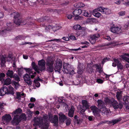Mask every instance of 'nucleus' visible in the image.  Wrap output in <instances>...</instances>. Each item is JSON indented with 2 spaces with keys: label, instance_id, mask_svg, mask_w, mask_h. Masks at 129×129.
<instances>
[{
  "label": "nucleus",
  "instance_id": "nucleus-1",
  "mask_svg": "<svg viewBox=\"0 0 129 129\" xmlns=\"http://www.w3.org/2000/svg\"><path fill=\"white\" fill-rule=\"evenodd\" d=\"M35 124L33 125L39 126L42 129H48L49 127L50 123L48 122V116L46 114L44 115L43 117H39L35 118Z\"/></svg>",
  "mask_w": 129,
  "mask_h": 129
},
{
  "label": "nucleus",
  "instance_id": "nucleus-2",
  "mask_svg": "<svg viewBox=\"0 0 129 129\" xmlns=\"http://www.w3.org/2000/svg\"><path fill=\"white\" fill-rule=\"evenodd\" d=\"M39 67L36 65L34 62H33L31 65L35 71L38 73H40V71H42L44 70L45 68V62L44 60H42L39 61L38 63Z\"/></svg>",
  "mask_w": 129,
  "mask_h": 129
},
{
  "label": "nucleus",
  "instance_id": "nucleus-3",
  "mask_svg": "<svg viewBox=\"0 0 129 129\" xmlns=\"http://www.w3.org/2000/svg\"><path fill=\"white\" fill-rule=\"evenodd\" d=\"M71 67V66L69 64L65 63L63 65L62 71L64 73L69 74L71 75L74 74L75 72Z\"/></svg>",
  "mask_w": 129,
  "mask_h": 129
},
{
  "label": "nucleus",
  "instance_id": "nucleus-4",
  "mask_svg": "<svg viewBox=\"0 0 129 129\" xmlns=\"http://www.w3.org/2000/svg\"><path fill=\"white\" fill-rule=\"evenodd\" d=\"M54 61L47 59L46 61L47 70L49 72H52L54 69Z\"/></svg>",
  "mask_w": 129,
  "mask_h": 129
},
{
  "label": "nucleus",
  "instance_id": "nucleus-5",
  "mask_svg": "<svg viewBox=\"0 0 129 129\" xmlns=\"http://www.w3.org/2000/svg\"><path fill=\"white\" fill-rule=\"evenodd\" d=\"M48 120L50 122L53 124L54 126H58V117L57 115H54L53 116L52 115H49L48 116Z\"/></svg>",
  "mask_w": 129,
  "mask_h": 129
},
{
  "label": "nucleus",
  "instance_id": "nucleus-6",
  "mask_svg": "<svg viewBox=\"0 0 129 129\" xmlns=\"http://www.w3.org/2000/svg\"><path fill=\"white\" fill-rule=\"evenodd\" d=\"M82 102L83 105V106L80 108V113L81 114H83L86 109L89 108V103L86 100H82Z\"/></svg>",
  "mask_w": 129,
  "mask_h": 129
},
{
  "label": "nucleus",
  "instance_id": "nucleus-7",
  "mask_svg": "<svg viewBox=\"0 0 129 129\" xmlns=\"http://www.w3.org/2000/svg\"><path fill=\"white\" fill-rule=\"evenodd\" d=\"M121 120V118H119L116 119H113L111 121H102L99 123L98 125H100L101 124L107 123L108 124H112L113 125L120 121Z\"/></svg>",
  "mask_w": 129,
  "mask_h": 129
},
{
  "label": "nucleus",
  "instance_id": "nucleus-8",
  "mask_svg": "<svg viewBox=\"0 0 129 129\" xmlns=\"http://www.w3.org/2000/svg\"><path fill=\"white\" fill-rule=\"evenodd\" d=\"M15 22L17 25H24L26 24L27 25H31L33 24L31 23V20H29L27 19L25 20L22 19L21 18V23H18L17 20H16L15 21Z\"/></svg>",
  "mask_w": 129,
  "mask_h": 129
},
{
  "label": "nucleus",
  "instance_id": "nucleus-9",
  "mask_svg": "<svg viewBox=\"0 0 129 129\" xmlns=\"http://www.w3.org/2000/svg\"><path fill=\"white\" fill-rule=\"evenodd\" d=\"M62 64V61L60 60H57L56 61V65L54 68V70L55 72H58L60 73L59 71L61 69Z\"/></svg>",
  "mask_w": 129,
  "mask_h": 129
},
{
  "label": "nucleus",
  "instance_id": "nucleus-10",
  "mask_svg": "<svg viewBox=\"0 0 129 129\" xmlns=\"http://www.w3.org/2000/svg\"><path fill=\"white\" fill-rule=\"evenodd\" d=\"M21 121L20 116L19 115H14V117L11 121L12 124L13 125H17Z\"/></svg>",
  "mask_w": 129,
  "mask_h": 129
},
{
  "label": "nucleus",
  "instance_id": "nucleus-11",
  "mask_svg": "<svg viewBox=\"0 0 129 129\" xmlns=\"http://www.w3.org/2000/svg\"><path fill=\"white\" fill-rule=\"evenodd\" d=\"M121 27L112 26L111 27L110 30L113 33L119 34L122 32V30Z\"/></svg>",
  "mask_w": 129,
  "mask_h": 129
},
{
  "label": "nucleus",
  "instance_id": "nucleus-12",
  "mask_svg": "<svg viewBox=\"0 0 129 129\" xmlns=\"http://www.w3.org/2000/svg\"><path fill=\"white\" fill-rule=\"evenodd\" d=\"M98 11L101 12L103 14H109L111 13V10L108 8H105L103 7H100L97 9Z\"/></svg>",
  "mask_w": 129,
  "mask_h": 129
},
{
  "label": "nucleus",
  "instance_id": "nucleus-13",
  "mask_svg": "<svg viewBox=\"0 0 129 129\" xmlns=\"http://www.w3.org/2000/svg\"><path fill=\"white\" fill-rule=\"evenodd\" d=\"M23 78L25 82L29 86L31 85L33 81L31 80L30 76L28 74H25L23 76Z\"/></svg>",
  "mask_w": 129,
  "mask_h": 129
},
{
  "label": "nucleus",
  "instance_id": "nucleus-14",
  "mask_svg": "<svg viewBox=\"0 0 129 129\" xmlns=\"http://www.w3.org/2000/svg\"><path fill=\"white\" fill-rule=\"evenodd\" d=\"M91 110L93 113H94L95 116L99 119L101 118V117L99 114L98 113V109L95 106H92L91 107Z\"/></svg>",
  "mask_w": 129,
  "mask_h": 129
},
{
  "label": "nucleus",
  "instance_id": "nucleus-15",
  "mask_svg": "<svg viewBox=\"0 0 129 129\" xmlns=\"http://www.w3.org/2000/svg\"><path fill=\"white\" fill-rule=\"evenodd\" d=\"M99 37L100 36L98 34L91 35L89 39V41L91 44H94L95 43L96 38H99Z\"/></svg>",
  "mask_w": 129,
  "mask_h": 129
},
{
  "label": "nucleus",
  "instance_id": "nucleus-16",
  "mask_svg": "<svg viewBox=\"0 0 129 129\" xmlns=\"http://www.w3.org/2000/svg\"><path fill=\"white\" fill-rule=\"evenodd\" d=\"M0 60L1 61V64L2 67L5 66V64L6 62V60H8L7 59V56L6 55H0Z\"/></svg>",
  "mask_w": 129,
  "mask_h": 129
},
{
  "label": "nucleus",
  "instance_id": "nucleus-17",
  "mask_svg": "<svg viewBox=\"0 0 129 129\" xmlns=\"http://www.w3.org/2000/svg\"><path fill=\"white\" fill-rule=\"evenodd\" d=\"M26 72L29 74V75L31 76V78H33L35 76L36 74V73L35 72L32 71V69L29 68H25Z\"/></svg>",
  "mask_w": 129,
  "mask_h": 129
},
{
  "label": "nucleus",
  "instance_id": "nucleus-18",
  "mask_svg": "<svg viewBox=\"0 0 129 129\" xmlns=\"http://www.w3.org/2000/svg\"><path fill=\"white\" fill-rule=\"evenodd\" d=\"M85 68L84 66L82 63H80L78 67L77 73L80 74H82Z\"/></svg>",
  "mask_w": 129,
  "mask_h": 129
},
{
  "label": "nucleus",
  "instance_id": "nucleus-19",
  "mask_svg": "<svg viewBox=\"0 0 129 129\" xmlns=\"http://www.w3.org/2000/svg\"><path fill=\"white\" fill-rule=\"evenodd\" d=\"M58 115L59 116V122L61 123L63 122L64 121H65L67 119V117L62 112H60L58 114Z\"/></svg>",
  "mask_w": 129,
  "mask_h": 129
},
{
  "label": "nucleus",
  "instance_id": "nucleus-20",
  "mask_svg": "<svg viewBox=\"0 0 129 129\" xmlns=\"http://www.w3.org/2000/svg\"><path fill=\"white\" fill-rule=\"evenodd\" d=\"M10 30V29L8 27H5L2 29L0 30V35L3 36H5L6 33H7L8 31Z\"/></svg>",
  "mask_w": 129,
  "mask_h": 129
},
{
  "label": "nucleus",
  "instance_id": "nucleus-21",
  "mask_svg": "<svg viewBox=\"0 0 129 129\" xmlns=\"http://www.w3.org/2000/svg\"><path fill=\"white\" fill-rule=\"evenodd\" d=\"M98 103V106L100 109L105 107V103L104 102L101 100H98L97 101Z\"/></svg>",
  "mask_w": 129,
  "mask_h": 129
},
{
  "label": "nucleus",
  "instance_id": "nucleus-22",
  "mask_svg": "<svg viewBox=\"0 0 129 129\" xmlns=\"http://www.w3.org/2000/svg\"><path fill=\"white\" fill-rule=\"evenodd\" d=\"M7 87L4 86L0 89V96H3L5 94H7Z\"/></svg>",
  "mask_w": 129,
  "mask_h": 129
},
{
  "label": "nucleus",
  "instance_id": "nucleus-23",
  "mask_svg": "<svg viewBox=\"0 0 129 129\" xmlns=\"http://www.w3.org/2000/svg\"><path fill=\"white\" fill-rule=\"evenodd\" d=\"M14 93V88L11 85H9L8 89L7 88V94L13 95Z\"/></svg>",
  "mask_w": 129,
  "mask_h": 129
},
{
  "label": "nucleus",
  "instance_id": "nucleus-24",
  "mask_svg": "<svg viewBox=\"0 0 129 129\" xmlns=\"http://www.w3.org/2000/svg\"><path fill=\"white\" fill-rule=\"evenodd\" d=\"M2 118L3 120H4L7 122L10 121L12 119L11 116L9 114H6L3 116Z\"/></svg>",
  "mask_w": 129,
  "mask_h": 129
},
{
  "label": "nucleus",
  "instance_id": "nucleus-25",
  "mask_svg": "<svg viewBox=\"0 0 129 129\" xmlns=\"http://www.w3.org/2000/svg\"><path fill=\"white\" fill-rule=\"evenodd\" d=\"M111 104L114 108L116 109L119 108V105L118 102L114 99L112 100Z\"/></svg>",
  "mask_w": 129,
  "mask_h": 129
},
{
  "label": "nucleus",
  "instance_id": "nucleus-26",
  "mask_svg": "<svg viewBox=\"0 0 129 129\" xmlns=\"http://www.w3.org/2000/svg\"><path fill=\"white\" fill-rule=\"evenodd\" d=\"M82 11L80 9H76L73 12V16L80 15L82 12Z\"/></svg>",
  "mask_w": 129,
  "mask_h": 129
},
{
  "label": "nucleus",
  "instance_id": "nucleus-27",
  "mask_svg": "<svg viewBox=\"0 0 129 129\" xmlns=\"http://www.w3.org/2000/svg\"><path fill=\"white\" fill-rule=\"evenodd\" d=\"M74 111V109L73 106H72L71 107L68 113V115L70 117H72L73 116Z\"/></svg>",
  "mask_w": 129,
  "mask_h": 129
},
{
  "label": "nucleus",
  "instance_id": "nucleus-28",
  "mask_svg": "<svg viewBox=\"0 0 129 129\" xmlns=\"http://www.w3.org/2000/svg\"><path fill=\"white\" fill-rule=\"evenodd\" d=\"M101 111H102V115H107L109 113V111L105 107Z\"/></svg>",
  "mask_w": 129,
  "mask_h": 129
},
{
  "label": "nucleus",
  "instance_id": "nucleus-29",
  "mask_svg": "<svg viewBox=\"0 0 129 129\" xmlns=\"http://www.w3.org/2000/svg\"><path fill=\"white\" fill-rule=\"evenodd\" d=\"M11 15H12V16H13V17L14 19L20 18L19 17L20 14L19 13L17 12H13L11 14Z\"/></svg>",
  "mask_w": 129,
  "mask_h": 129
},
{
  "label": "nucleus",
  "instance_id": "nucleus-30",
  "mask_svg": "<svg viewBox=\"0 0 129 129\" xmlns=\"http://www.w3.org/2000/svg\"><path fill=\"white\" fill-rule=\"evenodd\" d=\"M22 112V110L20 108H18L16 109L15 111H13L12 113V114H14V115H20V114Z\"/></svg>",
  "mask_w": 129,
  "mask_h": 129
},
{
  "label": "nucleus",
  "instance_id": "nucleus-31",
  "mask_svg": "<svg viewBox=\"0 0 129 129\" xmlns=\"http://www.w3.org/2000/svg\"><path fill=\"white\" fill-rule=\"evenodd\" d=\"M13 73L14 72L12 71L9 70L6 73V74L8 76L12 78L13 77Z\"/></svg>",
  "mask_w": 129,
  "mask_h": 129
},
{
  "label": "nucleus",
  "instance_id": "nucleus-32",
  "mask_svg": "<svg viewBox=\"0 0 129 129\" xmlns=\"http://www.w3.org/2000/svg\"><path fill=\"white\" fill-rule=\"evenodd\" d=\"M123 100L125 104H128L129 103V96H125L123 98Z\"/></svg>",
  "mask_w": 129,
  "mask_h": 129
},
{
  "label": "nucleus",
  "instance_id": "nucleus-33",
  "mask_svg": "<svg viewBox=\"0 0 129 129\" xmlns=\"http://www.w3.org/2000/svg\"><path fill=\"white\" fill-rule=\"evenodd\" d=\"M94 66H95L96 71H98L99 73H101L102 72V71L101 70V65H99L98 64H95Z\"/></svg>",
  "mask_w": 129,
  "mask_h": 129
},
{
  "label": "nucleus",
  "instance_id": "nucleus-34",
  "mask_svg": "<svg viewBox=\"0 0 129 129\" xmlns=\"http://www.w3.org/2000/svg\"><path fill=\"white\" fill-rule=\"evenodd\" d=\"M83 15L86 17H90L91 16V14L90 13H88L87 11L85 10H83Z\"/></svg>",
  "mask_w": 129,
  "mask_h": 129
},
{
  "label": "nucleus",
  "instance_id": "nucleus-35",
  "mask_svg": "<svg viewBox=\"0 0 129 129\" xmlns=\"http://www.w3.org/2000/svg\"><path fill=\"white\" fill-rule=\"evenodd\" d=\"M11 80L9 78L6 79L4 81V84L7 85H9L11 83Z\"/></svg>",
  "mask_w": 129,
  "mask_h": 129
},
{
  "label": "nucleus",
  "instance_id": "nucleus-36",
  "mask_svg": "<svg viewBox=\"0 0 129 129\" xmlns=\"http://www.w3.org/2000/svg\"><path fill=\"white\" fill-rule=\"evenodd\" d=\"M96 10H94L93 11V15L95 17H99L101 15V14L98 12H96Z\"/></svg>",
  "mask_w": 129,
  "mask_h": 129
},
{
  "label": "nucleus",
  "instance_id": "nucleus-37",
  "mask_svg": "<svg viewBox=\"0 0 129 129\" xmlns=\"http://www.w3.org/2000/svg\"><path fill=\"white\" fill-rule=\"evenodd\" d=\"M73 17H74V19L76 20H82L83 19V17L81 16H79V15H76V16H73Z\"/></svg>",
  "mask_w": 129,
  "mask_h": 129
},
{
  "label": "nucleus",
  "instance_id": "nucleus-38",
  "mask_svg": "<svg viewBox=\"0 0 129 129\" xmlns=\"http://www.w3.org/2000/svg\"><path fill=\"white\" fill-rule=\"evenodd\" d=\"M26 37L23 35H20L18 36L15 38L16 40H24L25 39Z\"/></svg>",
  "mask_w": 129,
  "mask_h": 129
},
{
  "label": "nucleus",
  "instance_id": "nucleus-39",
  "mask_svg": "<svg viewBox=\"0 0 129 129\" xmlns=\"http://www.w3.org/2000/svg\"><path fill=\"white\" fill-rule=\"evenodd\" d=\"M24 95V93H21L20 92H17L16 98L17 99L20 100L21 99V96H23Z\"/></svg>",
  "mask_w": 129,
  "mask_h": 129
},
{
  "label": "nucleus",
  "instance_id": "nucleus-40",
  "mask_svg": "<svg viewBox=\"0 0 129 129\" xmlns=\"http://www.w3.org/2000/svg\"><path fill=\"white\" fill-rule=\"evenodd\" d=\"M116 97L118 100L119 101L122 98L121 93L119 92H117Z\"/></svg>",
  "mask_w": 129,
  "mask_h": 129
},
{
  "label": "nucleus",
  "instance_id": "nucleus-41",
  "mask_svg": "<svg viewBox=\"0 0 129 129\" xmlns=\"http://www.w3.org/2000/svg\"><path fill=\"white\" fill-rule=\"evenodd\" d=\"M76 30H80L81 29V26L78 24L75 25L73 27Z\"/></svg>",
  "mask_w": 129,
  "mask_h": 129
},
{
  "label": "nucleus",
  "instance_id": "nucleus-42",
  "mask_svg": "<svg viewBox=\"0 0 129 129\" xmlns=\"http://www.w3.org/2000/svg\"><path fill=\"white\" fill-rule=\"evenodd\" d=\"M26 112L28 114V116L29 117H31L32 116V115L33 113V112L31 111L29 109L27 110Z\"/></svg>",
  "mask_w": 129,
  "mask_h": 129
},
{
  "label": "nucleus",
  "instance_id": "nucleus-43",
  "mask_svg": "<svg viewBox=\"0 0 129 129\" xmlns=\"http://www.w3.org/2000/svg\"><path fill=\"white\" fill-rule=\"evenodd\" d=\"M16 81H20V78L16 74H14L13 76V77Z\"/></svg>",
  "mask_w": 129,
  "mask_h": 129
},
{
  "label": "nucleus",
  "instance_id": "nucleus-44",
  "mask_svg": "<svg viewBox=\"0 0 129 129\" xmlns=\"http://www.w3.org/2000/svg\"><path fill=\"white\" fill-rule=\"evenodd\" d=\"M54 28H55V27L53 26V27L51 25H49L46 27L45 28V30L46 31H47L49 30L51 28L53 29Z\"/></svg>",
  "mask_w": 129,
  "mask_h": 129
},
{
  "label": "nucleus",
  "instance_id": "nucleus-45",
  "mask_svg": "<svg viewBox=\"0 0 129 129\" xmlns=\"http://www.w3.org/2000/svg\"><path fill=\"white\" fill-rule=\"evenodd\" d=\"M124 110L126 112H129V103L125 104V107Z\"/></svg>",
  "mask_w": 129,
  "mask_h": 129
},
{
  "label": "nucleus",
  "instance_id": "nucleus-46",
  "mask_svg": "<svg viewBox=\"0 0 129 129\" xmlns=\"http://www.w3.org/2000/svg\"><path fill=\"white\" fill-rule=\"evenodd\" d=\"M20 119L25 120L26 119V115L25 114H22L20 115Z\"/></svg>",
  "mask_w": 129,
  "mask_h": 129
},
{
  "label": "nucleus",
  "instance_id": "nucleus-47",
  "mask_svg": "<svg viewBox=\"0 0 129 129\" xmlns=\"http://www.w3.org/2000/svg\"><path fill=\"white\" fill-rule=\"evenodd\" d=\"M34 82L35 83L36 86L37 87H39L40 86V83L37 80H34Z\"/></svg>",
  "mask_w": 129,
  "mask_h": 129
},
{
  "label": "nucleus",
  "instance_id": "nucleus-48",
  "mask_svg": "<svg viewBox=\"0 0 129 129\" xmlns=\"http://www.w3.org/2000/svg\"><path fill=\"white\" fill-rule=\"evenodd\" d=\"M5 76V74L4 73H2L0 74V80L3 81L4 80L3 78Z\"/></svg>",
  "mask_w": 129,
  "mask_h": 129
},
{
  "label": "nucleus",
  "instance_id": "nucleus-49",
  "mask_svg": "<svg viewBox=\"0 0 129 129\" xmlns=\"http://www.w3.org/2000/svg\"><path fill=\"white\" fill-rule=\"evenodd\" d=\"M104 101L106 103L108 104H111L112 101V100H111L107 98H105Z\"/></svg>",
  "mask_w": 129,
  "mask_h": 129
},
{
  "label": "nucleus",
  "instance_id": "nucleus-50",
  "mask_svg": "<svg viewBox=\"0 0 129 129\" xmlns=\"http://www.w3.org/2000/svg\"><path fill=\"white\" fill-rule=\"evenodd\" d=\"M117 66L118 69H119L120 70H122L123 68V66L121 64V62L118 64Z\"/></svg>",
  "mask_w": 129,
  "mask_h": 129
},
{
  "label": "nucleus",
  "instance_id": "nucleus-51",
  "mask_svg": "<svg viewBox=\"0 0 129 129\" xmlns=\"http://www.w3.org/2000/svg\"><path fill=\"white\" fill-rule=\"evenodd\" d=\"M77 7L81 8L82 7L84 6V5L82 3H79L77 4Z\"/></svg>",
  "mask_w": 129,
  "mask_h": 129
},
{
  "label": "nucleus",
  "instance_id": "nucleus-52",
  "mask_svg": "<svg viewBox=\"0 0 129 129\" xmlns=\"http://www.w3.org/2000/svg\"><path fill=\"white\" fill-rule=\"evenodd\" d=\"M71 119L70 118L67 119L66 122V125H69L71 123Z\"/></svg>",
  "mask_w": 129,
  "mask_h": 129
},
{
  "label": "nucleus",
  "instance_id": "nucleus-53",
  "mask_svg": "<svg viewBox=\"0 0 129 129\" xmlns=\"http://www.w3.org/2000/svg\"><path fill=\"white\" fill-rule=\"evenodd\" d=\"M87 70L89 73H91L93 72L94 71V70L92 69V68H89L88 67L87 68Z\"/></svg>",
  "mask_w": 129,
  "mask_h": 129
},
{
  "label": "nucleus",
  "instance_id": "nucleus-54",
  "mask_svg": "<svg viewBox=\"0 0 129 129\" xmlns=\"http://www.w3.org/2000/svg\"><path fill=\"white\" fill-rule=\"evenodd\" d=\"M113 60L114 62L117 64V65L120 62L119 60L117 59L114 58Z\"/></svg>",
  "mask_w": 129,
  "mask_h": 129
},
{
  "label": "nucleus",
  "instance_id": "nucleus-55",
  "mask_svg": "<svg viewBox=\"0 0 129 129\" xmlns=\"http://www.w3.org/2000/svg\"><path fill=\"white\" fill-rule=\"evenodd\" d=\"M40 19H41L40 21H48V19L46 17H45L44 18H41Z\"/></svg>",
  "mask_w": 129,
  "mask_h": 129
},
{
  "label": "nucleus",
  "instance_id": "nucleus-56",
  "mask_svg": "<svg viewBox=\"0 0 129 129\" xmlns=\"http://www.w3.org/2000/svg\"><path fill=\"white\" fill-rule=\"evenodd\" d=\"M122 58L126 61L129 63V58L125 56H123Z\"/></svg>",
  "mask_w": 129,
  "mask_h": 129
},
{
  "label": "nucleus",
  "instance_id": "nucleus-57",
  "mask_svg": "<svg viewBox=\"0 0 129 129\" xmlns=\"http://www.w3.org/2000/svg\"><path fill=\"white\" fill-rule=\"evenodd\" d=\"M22 69L21 68H18V74L21 75V72L23 71Z\"/></svg>",
  "mask_w": 129,
  "mask_h": 129
},
{
  "label": "nucleus",
  "instance_id": "nucleus-58",
  "mask_svg": "<svg viewBox=\"0 0 129 129\" xmlns=\"http://www.w3.org/2000/svg\"><path fill=\"white\" fill-rule=\"evenodd\" d=\"M109 59V58H108L107 57H106V58H104L102 61V63L103 64H104L105 62H106V61H108Z\"/></svg>",
  "mask_w": 129,
  "mask_h": 129
},
{
  "label": "nucleus",
  "instance_id": "nucleus-59",
  "mask_svg": "<svg viewBox=\"0 0 129 129\" xmlns=\"http://www.w3.org/2000/svg\"><path fill=\"white\" fill-rule=\"evenodd\" d=\"M17 20V21L18 23H21V18H19L16 19H14V22L16 25H17V24L15 22V21Z\"/></svg>",
  "mask_w": 129,
  "mask_h": 129
},
{
  "label": "nucleus",
  "instance_id": "nucleus-60",
  "mask_svg": "<svg viewBox=\"0 0 129 129\" xmlns=\"http://www.w3.org/2000/svg\"><path fill=\"white\" fill-rule=\"evenodd\" d=\"M34 106V104L33 103H30L28 105V106L30 108H32Z\"/></svg>",
  "mask_w": 129,
  "mask_h": 129
},
{
  "label": "nucleus",
  "instance_id": "nucleus-61",
  "mask_svg": "<svg viewBox=\"0 0 129 129\" xmlns=\"http://www.w3.org/2000/svg\"><path fill=\"white\" fill-rule=\"evenodd\" d=\"M12 56L11 54H9L7 57V59H8V61L10 60L12 58Z\"/></svg>",
  "mask_w": 129,
  "mask_h": 129
},
{
  "label": "nucleus",
  "instance_id": "nucleus-62",
  "mask_svg": "<svg viewBox=\"0 0 129 129\" xmlns=\"http://www.w3.org/2000/svg\"><path fill=\"white\" fill-rule=\"evenodd\" d=\"M82 120L80 119H77L75 121V122L77 124H80L82 122Z\"/></svg>",
  "mask_w": 129,
  "mask_h": 129
},
{
  "label": "nucleus",
  "instance_id": "nucleus-63",
  "mask_svg": "<svg viewBox=\"0 0 129 129\" xmlns=\"http://www.w3.org/2000/svg\"><path fill=\"white\" fill-rule=\"evenodd\" d=\"M119 15L120 16H124L125 14V13L124 12H120L119 13Z\"/></svg>",
  "mask_w": 129,
  "mask_h": 129
},
{
  "label": "nucleus",
  "instance_id": "nucleus-64",
  "mask_svg": "<svg viewBox=\"0 0 129 129\" xmlns=\"http://www.w3.org/2000/svg\"><path fill=\"white\" fill-rule=\"evenodd\" d=\"M81 44H86L88 45L89 43L86 41H84V42H81Z\"/></svg>",
  "mask_w": 129,
  "mask_h": 129
}]
</instances>
